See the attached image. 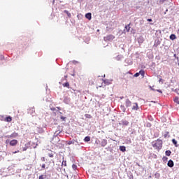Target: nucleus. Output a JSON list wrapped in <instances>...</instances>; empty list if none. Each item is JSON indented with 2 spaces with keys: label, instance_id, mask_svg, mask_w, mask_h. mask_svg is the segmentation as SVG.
<instances>
[{
  "label": "nucleus",
  "instance_id": "nucleus-1",
  "mask_svg": "<svg viewBox=\"0 0 179 179\" xmlns=\"http://www.w3.org/2000/svg\"><path fill=\"white\" fill-rule=\"evenodd\" d=\"M152 146L155 149L160 150L163 146V141L162 140H157L155 142L152 143Z\"/></svg>",
  "mask_w": 179,
  "mask_h": 179
},
{
  "label": "nucleus",
  "instance_id": "nucleus-2",
  "mask_svg": "<svg viewBox=\"0 0 179 179\" xmlns=\"http://www.w3.org/2000/svg\"><path fill=\"white\" fill-rule=\"evenodd\" d=\"M115 38L114 35H108L103 38L104 41H113Z\"/></svg>",
  "mask_w": 179,
  "mask_h": 179
},
{
  "label": "nucleus",
  "instance_id": "nucleus-3",
  "mask_svg": "<svg viewBox=\"0 0 179 179\" xmlns=\"http://www.w3.org/2000/svg\"><path fill=\"white\" fill-rule=\"evenodd\" d=\"M167 166L169 167H174V162H173V160L170 159L168 163H167Z\"/></svg>",
  "mask_w": 179,
  "mask_h": 179
},
{
  "label": "nucleus",
  "instance_id": "nucleus-4",
  "mask_svg": "<svg viewBox=\"0 0 179 179\" xmlns=\"http://www.w3.org/2000/svg\"><path fill=\"white\" fill-rule=\"evenodd\" d=\"M16 145H17V140H12L10 141V146H16Z\"/></svg>",
  "mask_w": 179,
  "mask_h": 179
},
{
  "label": "nucleus",
  "instance_id": "nucleus-5",
  "mask_svg": "<svg viewBox=\"0 0 179 179\" xmlns=\"http://www.w3.org/2000/svg\"><path fill=\"white\" fill-rule=\"evenodd\" d=\"M131 108L132 110H134V111L138 110V109L139 108V107L138 106V103H133V106Z\"/></svg>",
  "mask_w": 179,
  "mask_h": 179
},
{
  "label": "nucleus",
  "instance_id": "nucleus-6",
  "mask_svg": "<svg viewBox=\"0 0 179 179\" xmlns=\"http://www.w3.org/2000/svg\"><path fill=\"white\" fill-rule=\"evenodd\" d=\"M101 146H102L103 148H104V146H106L107 145V140L106 139H102L100 143Z\"/></svg>",
  "mask_w": 179,
  "mask_h": 179
},
{
  "label": "nucleus",
  "instance_id": "nucleus-7",
  "mask_svg": "<svg viewBox=\"0 0 179 179\" xmlns=\"http://www.w3.org/2000/svg\"><path fill=\"white\" fill-rule=\"evenodd\" d=\"M132 106V102L129 99L126 100V107H131Z\"/></svg>",
  "mask_w": 179,
  "mask_h": 179
},
{
  "label": "nucleus",
  "instance_id": "nucleus-8",
  "mask_svg": "<svg viewBox=\"0 0 179 179\" xmlns=\"http://www.w3.org/2000/svg\"><path fill=\"white\" fill-rule=\"evenodd\" d=\"M85 17L88 19V20H92V13H88L85 15Z\"/></svg>",
  "mask_w": 179,
  "mask_h": 179
},
{
  "label": "nucleus",
  "instance_id": "nucleus-9",
  "mask_svg": "<svg viewBox=\"0 0 179 179\" xmlns=\"http://www.w3.org/2000/svg\"><path fill=\"white\" fill-rule=\"evenodd\" d=\"M64 103H65L66 104H69V103H71V99H69V98L66 97L64 99Z\"/></svg>",
  "mask_w": 179,
  "mask_h": 179
},
{
  "label": "nucleus",
  "instance_id": "nucleus-10",
  "mask_svg": "<svg viewBox=\"0 0 179 179\" xmlns=\"http://www.w3.org/2000/svg\"><path fill=\"white\" fill-rule=\"evenodd\" d=\"M48 155L50 157H54V155H55V152H54L51 150H48Z\"/></svg>",
  "mask_w": 179,
  "mask_h": 179
},
{
  "label": "nucleus",
  "instance_id": "nucleus-11",
  "mask_svg": "<svg viewBox=\"0 0 179 179\" xmlns=\"http://www.w3.org/2000/svg\"><path fill=\"white\" fill-rule=\"evenodd\" d=\"M120 150H121V152H125L127 150L125 146L122 145L120 147Z\"/></svg>",
  "mask_w": 179,
  "mask_h": 179
},
{
  "label": "nucleus",
  "instance_id": "nucleus-12",
  "mask_svg": "<svg viewBox=\"0 0 179 179\" xmlns=\"http://www.w3.org/2000/svg\"><path fill=\"white\" fill-rule=\"evenodd\" d=\"M173 101L177 104H179V98L178 96H176L173 99Z\"/></svg>",
  "mask_w": 179,
  "mask_h": 179
},
{
  "label": "nucleus",
  "instance_id": "nucleus-13",
  "mask_svg": "<svg viewBox=\"0 0 179 179\" xmlns=\"http://www.w3.org/2000/svg\"><path fill=\"white\" fill-rule=\"evenodd\" d=\"M176 38H177V36H176V35L171 34L170 36V40H176Z\"/></svg>",
  "mask_w": 179,
  "mask_h": 179
},
{
  "label": "nucleus",
  "instance_id": "nucleus-14",
  "mask_svg": "<svg viewBox=\"0 0 179 179\" xmlns=\"http://www.w3.org/2000/svg\"><path fill=\"white\" fill-rule=\"evenodd\" d=\"M6 121L7 122H10V121H12V117L10 116H8L6 118Z\"/></svg>",
  "mask_w": 179,
  "mask_h": 179
},
{
  "label": "nucleus",
  "instance_id": "nucleus-15",
  "mask_svg": "<svg viewBox=\"0 0 179 179\" xmlns=\"http://www.w3.org/2000/svg\"><path fill=\"white\" fill-rule=\"evenodd\" d=\"M85 142H90V136H86L84 138Z\"/></svg>",
  "mask_w": 179,
  "mask_h": 179
},
{
  "label": "nucleus",
  "instance_id": "nucleus-16",
  "mask_svg": "<svg viewBox=\"0 0 179 179\" xmlns=\"http://www.w3.org/2000/svg\"><path fill=\"white\" fill-rule=\"evenodd\" d=\"M130 29H131V27H129V24H128L125 27V29H124V31H125V30H126L128 32V31H129Z\"/></svg>",
  "mask_w": 179,
  "mask_h": 179
},
{
  "label": "nucleus",
  "instance_id": "nucleus-17",
  "mask_svg": "<svg viewBox=\"0 0 179 179\" xmlns=\"http://www.w3.org/2000/svg\"><path fill=\"white\" fill-rule=\"evenodd\" d=\"M139 74L141 75V76L143 78V76H145V71L141 70L139 71Z\"/></svg>",
  "mask_w": 179,
  "mask_h": 179
},
{
  "label": "nucleus",
  "instance_id": "nucleus-18",
  "mask_svg": "<svg viewBox=\"0 0 179 179\" xmlns=\"http://www.w3.org/2000/svg\"><path fill=\"white\" fill-rule=\"evenodd\" d=\"M166 156H170V155H171V151L170 150H166L165 152Z\"/></svg>",
  "mask_w": 179,
  "mask_h": 179
},
{
  "label": "nucleus",
  "instance_id": "nucleus-19",
  "mask_svg": "<svg viewBox=\"0 0 179 179\" xmlns=\"http://www.w3.org/2000/svg\"><path fill=\"white\" fill-rule=\"evenodd\" d=\"M13 136H17V134H13L10 136H7V138H13Z\"/></svg>",
  "mask_w": 179,
  "mask_h": 179
},
{
  "label": "nucleus",
  "instance_id": "nucleus-20",
  "mask_svg": "<svg viewBox=\"0 0 179 179\" xmlns=\"http://www.w3.org/2000/svg\"><path fill=\"white\" fill-rule=\"evenodd\" d=\"M47 177V175H41L38 178V179H44Z\"/></svg>",
  "mask_w": 179,
  "mask_h": 179
},
{
  "label": "nucleus",
  "instance_id": "nucleus-21",
  "mask_svg": "<svg viewBox=\"0 0 179 179\" xmlns=\"http://www.w3.org/2000/svg\"><path fill=\"white\" fill-rule=\"evenodd\" d=\"M155 178H160V173H156L155 174Z\"/></svg>",
  "mask_w": 179,
  "mask_h": 179
},
{
  "label": "nucleus",
  "instance_id": "nucleus-22",
  "mask_svg": "<svg viewBox=\"0 0 179 179\" xmlns=\"http://www.w3.org/2000/svg\"><path fill=\"white\" fill-rule=\"evenodd\" d=\"M64 13H66L69 17H71V13H69L68 10H64Z\"/></svg>",
  "mask_w": 179,
  "mask_h": 179
},
{
  "label": "nucleus",
  "instance_id": "nucleus-23",
  "mask_svg": "<svg viewBox=\"0 0 179 179\" xmlns=\"http://www.w3.org/2000/svg\"><path fill=\"white\" fill-rule=\"evenodd\" d=\"M64 87H69V83H66L64 84H63Z\"/></svg>",
  "mask_w": 179,
  "mask_h": 179
},
{
  "label": "nucleus",
  "instance_id": "nucleus-24",
  "mask_svg": "<svg viewBox=\"0 0 179 179\" xmlns=\"http://www.w3.org/2000/svg\"><path fill=\"white\" fill-rule=\"evenodd\" d=\"M172 143H173V145H175V146H177V141L176 139H173L172 140Z\"/></svg>",
  "mask_w": 179,
  "mask_h": 179
},
{
  "label": "nucleus",
  "instance_id": "nucleus-25",
  "mask_svg": "<svg viewBox=\"0 0 179 179\" xmlns=\"http://www.w3.org/2000/svg\"><path fill=\"white\" fill-rule=\"evenodd\" d=\"M62 166H66V161H64L62 163Z\"/></svg>",
  "mask_w": 179,
  "mask_h": 179
},
{
  "label": "nucleus",
  "instance_id": "nucleus-26",
  "mask_svg": "<svg viewBox=\"0 0 179 179\" xmlns=\"http://www.w3.org/2000/svg\"><path fill=\"white\" fill-rule=\"evenodd\" d=\"M124 125H128L129 122L128 121H124L123 122Z\"/></svg>",
  "mask_w": 179,
  "mask_h": 179
},
{
  "label": "nucleus",
  "instance_id": "nucleus-27",
  "mask_svg": "<svg viewBox=\"0 0 179 179\" xmlns=\"http://www.w3.org/2000/svg\"><path fill=\"white\" fill-rule=\"evenodd\" d=\"M72 167H73V170H76L78 166L75 164H73Z\"/></svg>",
  "mask_w": 179,
  "mask_h": 179
},
{
  "label": "nucleus",
  "instance_id": "nucleus-28",
  "mask_svg": "<svg viewBox=\"0 0 179 179\" xmlns=\"http://www.w3.org/2000/svg\"><path fill=\"white\" fill-rule=\"evenodd\" d=\"M139 73H136L135 74H134V78H138V76H139Z\"/></svg>",
  "mask_w": 179,
  "mask_h": 179
},
{
  "label": "nucleus",
  "instance_id": "nucleus-29",
  "mask_svg": "<svg viewBox=\"0 0 179 179\" xmlns=\"http://www.w3.org/2000/svg\"><path fill=\"white\" fill-rule=\"evenodd\" d=\"M22 150L24 152H25V150H27V146L25 145L24 148H22Z\"/></svg>",
  "mask_w": 179,
  "mask_h": 179
},
{
  "label": "nucleus",
  "instance_id": "nucleus-30",
  "mask_svg": "<svg viewBox=\"0 0 179 179\" xmlns=\"http://www.w3.org/2000/svg\"><path fill=\"white\" fill-rule=\"evenodd\" d=\"M168 135H169V132L166 131V134L164 135V138H167Z\"/></svg>",
  "mask_w": 179,
  "mask_h": 179
},
{
  "label": "nucleus",
  "instance_id": "nucleus-31",
  "mask_svg": "<svg viewBox=\"0 0 179 179\" xmlns=\"http://www.w3.org/2000/svg\"><path fill=\"white\" fill-rule=\"evenodd\" d=\"M121 58H122V56H121V55L117 56V60L121 59Z\"/></svg>",
  "mask_w": 179,
  "mask_h": 179
},
{
  "label": "nucleus",
  "instance_id": "nucleus-32",
  "mask_svg": "<svg viewBox=\"0 0 179 179\" xmlns=\"http://www.w3.org/2000/svg\"><path fill=\"white\" fill-rule=\"evenodd\" d=\"M159 83H162L163 84V79L160 78L159 80Z\"/></svg>",
  "mask_w": 179,
  "mask_h": 179
},
{
  "label": "nucleus",
  "instance_id": "nucleus-33",
  "mask_svg": "<svg viewBox=\"0 0 179 179\" xmlns=\"http://www.w3.org/2000/svg\"><path fill=\"white\" fill-rule=\"evenodd\" d=\"M72 143H73V141H69L68 142V145H72Z\"/></svg>",
  "mask_w": 179,
  "mask_h": 179
},
{
  "label": "nucleus",
  "instance_id": "nucleus-34",
  "mask_svg": "<svg viewBox=\"0 0 179 179\" xmlns=\"http://www.w3.org/2000/svg\"><path fill=\"white\" fill-rule=\"evenodd\" d=\"M147 20L148 22H152V20L151 18H148Z\"/></svg>",
  "mask_w": 179,
  "mask_h": 179
},
{
  "label": "nucleus",
  "instance_id": "nucleus-35",
  "mask_svg": "<svg viewBox=\"0 0 179 179\" xmlns=\"http://www.w3.org/2000/svg\"><path fill=\"white\" fill-rule=\"evenodd\" d=\"M42 169H45V164H43L42 165Z\"/></svg>",
  "mask_w": 179,
  "mask_h": 179
},
{
  "label": "nucleus",
  "instance_id": "nucleus-36",
  "mask_svg": "<svg viewBox=\"0 0 179 179\" xmlns=\"http://www.w3.org/2000/svg\"><path fill=\"white\" fill-rule=\"evenodd\" d=\"M73 64H78V62H76V61H73Z\"/></svg>",
  "mask_w": 179,
  "mask_h": 179
},
{
  "label": "nucleus",
  "instance_id": "nucleus-37",
  "mask_svg": "<svg viewBox=\"0 0 179 179\" xmlns=\"http://www.w3.org/2000/svg\"><path fill=\"white\" fill-rule=\"evenodd\" d=\"M61 119H62V120H65V117H63V116H62Z\"/></svg>",
  "mask_w": 179,
  "mask_h": 179
},
{
  "label": "nucleus",
  "instance_id": "nucleus-38",
  "mask_svg": "<svg viewBox=\"0 0 179 179\" xmlns=\"http://www.w3.org/2000/svg\"><path fill=\"white\" fill-rule=\"evenodd\" d=\"M157 92H159V93H162V90H157Z\"/></svg>",
  "mask_w": 179,
  "mask_h": 179
},
{
  "label": "nucleus",
  "instance_id": "nucleus-39",
  "mask_svg": "<svg viewBox=\"0 0 179 179\" xmlns=\"http://www.w3.org/2000/svg\"><path fill=\"white\" fill-rule=\"evenodd\" d=\"M87 115V117H90V115Z\"/></svg>",
  "mask_w": 179,
  "mask_h": 179
},
{
  "label": "nucleus",
  "instance_id": "nucleus-40",
  "mask_svg": "<svg viewBox=\"0 0 179 179\" xmlns=\"http://www.w3.org/2000/svg\"><path fill=\"white\" fill-rule=\"evenodd\" d=\"M51 110H52V111H54V110H55V108H52Z\"/></svg>",
  "mask_w": 179,
  "mask_h": 179
},
{
  "label": "nucleus",
  "instance_id": "nucleus-41",
  "mask_svg": "<svg viewBox=\"0 0 179 179\" xmlns=\"http://www.w3.org/2000/svg\"><path fill=\"white\" fill-rule=\"evenodd\" d=\"M87 118H90V116H88V117L87 116Z\"/></svg>",
  "mask_w": 179,
  "mask_h": 179
},
{
  "label": "nucleus",
  "instance_id": "nucleus-42",
  "mask_svg": "<svg viewBox=\"0 0 179 179\" xmlns=\"http://www.w3.org/2000/svg\"><path fill=\"white\" fill-rule=\"evenodd\" d=\"M105 83H107L106 81H105Z\"/></svg>",
  "mask_w": 179,
  "mask_h": 179
},
{
  "label": "nucleus",
  "instance_id": "nucleus-43",
  "mask_svg": "<svg viewBox=\"0 0 179 179\" xmlns=\"http://www.w3.org/2000/svg\"><path fill=\"white\" fill-rule=\"evenodd\" d=\"M8 141H6V143H8Z\"/></svg>",
  "mask_w": 179,
  "mask_h": 179
},
{
  "label": "nucleus",
  "instance_id": "nucleus-44",
  "mask_svg": "<svg viewBox=\"0 0 179 179\" xmlns=\"http://www.w3.org/2000/svg\"><path fill=\"white\" fill-rule=\"evenodd\" d=\"M13 153H17V152H13Z\"/></svg>",
  "mask_w": 179,
  "mask_h": 179
},
{
  "label": "nucleus",
  "instance_id": "nucleus-45",
  "mask_svg": "<svg viewBox=\"0 0 179 179\" xmlns=\"http://www.w3.org/2000/svg\"><path fill=\"white\" fill-rule=\"evenodd\" d=\"M96 143H99L97 141H96Z\"/></svg>",
  "mask_w": 179,
  "mask_h": 179
}]
</instances>
